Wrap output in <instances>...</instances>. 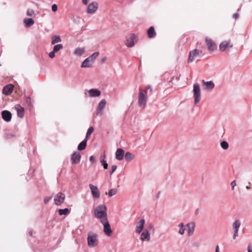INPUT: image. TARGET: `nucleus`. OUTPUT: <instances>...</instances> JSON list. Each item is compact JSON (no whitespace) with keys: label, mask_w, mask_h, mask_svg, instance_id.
<instances>
[{"label":"nucleus","mask_w":252,"mask_h":252,"mask_svg":"<svg viewBox=\"0 0 252 252\" xmlns=\"http://www.w3.org/2000/svg\"><path fill=\"white\" fill-rule=\"evenodd\" d=\"M94 216L96 219H99L100 221L107 220V207L105 205H99L94 210Z\"/></svg>","instance_id":"nucleus-1"},{"label":"nucleus","mask_w":252,"mask_h":252,"mask_svg":"<svg viewBox=\"0 0 252 252\" xmlns=\"http://www.w3.org/2000/svg\"><path fill=\"white\" fill-rule=\"evenodd\" d=\"M147 92L139 88L138 95V104L139 107L143 109L145 107L147 101Z\"/></svg>","instance_id":"nucleus-2"},{"label":"nucleus","mask_w":252,"mask_h":252,"mask_svg":"<svg viewBox=\"0 0 252 252\" xmlns=\"http://www.w3.org/2000/svg\"><path fill=\"white\" fill-rule=\"evenodd\" d=\"M87 243L90 248L96 247L98 244L97 234L89 232L87 237Z\"/></svg>","instance_id":"nucleus-3"},{"label":"nucleus","mask_w":252,"mask_h":252,"mask_svg":"<svg viewBox=\"0 0 252 252\" xmlns=\"http://www.w3.org/2000/svg\"><path fill=\"white\" fill-rule=\"evenodd\" d=\"M193 93L194 104L196 105L200 101L201 98V91L198 84L196 83L193 85Z\"/></svg>","instance_id":"nucleus-4"},{"label":"nucleus","mask_w":252,"mask_h":252,"mask_svg":"<svg viewBox=\"0 0 252 252\" xmlns=\"http://www.w3.org/2000/svg\"><path fill=\"white\" fill-rule=\"evenodd\" d=\"M101 222L103 225V231L104 233L108 236H111L112 233V230L111 228L108 219L105 220H104V221H102Z\"/></svg>","instance_id":"nucleus-5"},{"label":"nucleus","mask_w":252,"mask_h":252,"mask_svg":"<svg viewBox=\"0 0 252 252\" xmlns=\"http://www.w3.org/2000/svg\"><path fill=\"white\" fill-rule=\"evenodd\" d=\"M106 101L105 99H102L98 104L96 108V114L98 116H102L103 114V110L105 107Z\"/></svg>","instance_id":"nucleus-6"},{"label":"nucleus","mask_w":252,"mask_h":252,"mask_svg":"<svg viewBox=\"0 0 252 252\" xmlns=\"http://www.w3.org/2000/svg\"><path fill=\"white\" fill-rule=\"evenodd\" d=\"M241 222L239 220H236L232 224V227L234 230L233 236V239H235L238 236L239 229L241 226Z\"/></svg>","instance_id":"nucleus-7"},{"label":"nucleus","mask_w":252,"mask_h":252,"mask_svg":"<svg viewBox=\"0 0 252 252\" xmlns=\"http://www.w3.org/2000/svg\"><path fill=\"white\" fill-rule=\"evenodd\" d=\"M65 194L62 192L58 193L55 196L54 202L57 205H61L64 200Z\"/></svg>","instance_id":"nucleus-8"},{"label":"nucleus","mask_w":252,"mask_h":252,"mask_svg":"<svg viewBox=\"0 0 252 252\" xmlns=\"http://www.w3.org/2000/svg\"><path fill=\"white\" fill-rule=\"evenodd\" d=\"M135 35L134 33H131L127 36L126 38V46L128 47L133 46L135 44Z\"/></svg>","instance_id":"nucleus-9"},{"label":"nucleus","mask_w":252,"mask_h":252,"mask_svg":"<svg viewBox=\"0 0 252 252\" xmlns=\"http://www.w3.org/2000/svg\"><path fill=\"white\" fill-rule=\"evenodd\" d=\"M201 53V51L198 50L197 49H194L192 51H190L189 56V63L192 62L194 61L195 58L200 54Z\"/></svg>","instance_id":"nucleus-10"},{"label":"nucleus","mask_w":252,"mask_h":252,"mask_svg":"<svg viewBox=\"0 0 252 252\" xmlns=\"http://www.w3.org/2000/svg\"><path fill=\"white\" fill-rule=\"evenodd\" d=\"M81 154L78 152H74L71 157V161L73 164H77L80 162L81 159Z\"/></svg>","instance_id":"nucleus-11"},{"label":"nucleus","mask_w":252,"mask_h":252,"mask_svg":"<svg viewBox=\"0 0 252 252\" xmlns=\"http://www.w3.org/2000/svg\"><path fill=\"white\" fill-rule=\"evenodd\" d=\"M89 187L93 196L94 198H98L100 196V191H99L97 187L92 184H90Z\"/></svg>","instance_id":"nucleus-12"},{"label":"nucleus","mask_w":252,"mask_h":252,"mask_svg":"<svg viewBox=\"0 0 252 252\" xmlns=\"http://www.w3.org/2000/svg\"><path fill=\"white\" fill-rule=\"evenodd\" d=\"M98 8V4L95 2L90 3L87 7V12L89 14L94 13Z\"/></svg>","instance_id":"nucleus-13"},{"label":"nucleus","mask_w":252,"mask_h":252,"mask_svg":"<svg viewBox=\"0 0 252 252\" xmlns=\"http://www.w3.org/2000/svg\"><path fill=\"white\" fill-rule=\"evenodd\" d=\"M205 42L209 51L212 52L216 49L217 46L215 42L211 39L206 38Z\"/></svg>","instance_id":"nucleus-14"},{"label":"nucleus","mask_w":252,"mask_h":252,"mask_svg":"<svg viewBox=\"0 0 252 252\" xmlns=\"http://www.w3.org/2000/svg\"><path fill=\"white\" fill-rule=\"evenodd\" d=\"M1 117L4 121L9 122L11 120L12 114L8 110H3L1 112Z\"/></svg>","instance_id":"nucleus-15"},{"label":"nucleus","mask_w":252,"mask_h":252,"mask_svg":"<svg viewBox=\"0 0 252 252\" xmlns=\"http://www.w3.org/2000/svg\"><path fill=\"white\" fill-rule=\"evenodd\" d=\"M13 88L14 86L12 84H9L3 87L2 93L6 95H8L13 92Z\"/></svg>","instance_id":"nucleus-16"},{"label":"nucleus","mask_w":252,"mask_h":252,"mask_svg":"<svg viewBox=\"0 0 252 252\" xmlns=\"http://www.w3.org/2000/svg\"><path fill=\"white\" fill-rule=\"evenodd\" d=\"M232 47V45L230 44V40L228 41H222L219 46L220 50L221 51H225L227 48H231Z\"/></svg>","instance_id":"nucleus-17"},{"label":"nucleus","mask_w":252,"mask_h":252,"mask_svg":"<svg viewBox=\"0 0 252 252\" xmlns=\"http://www.w3.org/2000/svg\"><path fill=\"white\" fill-rule=\"evenodd\" d=\"M145 223V220L144 218L141 219L140 221L138 222L137 225L136 227V232L138 234H140L143 230L144 224Z\"/></svg>","instance_id":"nucleus-18"},{"label":"nucleus","mask_w":252,"mask_h":252,"mask_svg":"<svg viewBox=\"0 0 252 252\" xmlns=\"http://www.w3.org/2000/svg\"><path fill=\"white\" fill-rule=\"evenodd\" d=\"M15 108L17 111V116L19 118H22L25 115L24 108L21 107L19 104H16L15 106Z\"/></svg>","instance_id":"nucleus-19"},{"label":"nucleus","mask_w":252,"mask_h":252,"mask_svg":"<svg viewBox=\"0 0 252 252\" xmlns=\"http://www.w3.org/2000/svg\"><path fill=\"white\" fill-rule=\"evenodd\" d=\"M202 83L204 87V90H212L215 87V84L212 81L206 82L204 80H203Z\"/></svg>","instance_id":"nucleus-20"},{"label":"nucleus","mask_w":252,"mask_h":252,"mask_svg":"<svg viewBox=\"0 0 252 252\" xmlns=\"http://www.w3.org/2000/svg\"><path fill=\"white\" fill-rule=\"evenodd\" d=\"M186 227L187 229L188 235L189 236L192 235L194 231L195 223L194 222L189 223L186 225Z\"/></svg>","instance_id":"nucleus-21"},{"label":"nucleus","mask_w":252,"mask_h":252,"mask_svg":"<svg viewBox=\"0 0 252 252\" xmlns=\"http://www.w3.org/2000/svg\"><path fill=\"white\" fill-rule=\"evenodd\" d=\"M124 151L121 148L117 150L115 153V158L118 160H122L124 157Z\"/></svg>","instance_id":"nucleus-22"},{"label":"nucleus","mask_w":252,"mask_h":252,"mask_svg":"<svg viewBox=\"0 0 252 252\" xmlns=\"http://www.w3.org/2000/svg\"><path fill=\"white\" fill-rule=\"evenodd\" d=\"M89 96L90 97H97L100 95V91L96 89H92L88 92Z\"/></svg>","instance_id":"nucleus-23"},{"label":"nucleus","mask_w":252,"mask_h":252,"mask_svg":"<svg viewBox=\"0 0 252 252\" xmlns=\"http://www.w3.org/2000/svg\"><path fill=\"white\" fill-rule=\"evenodd\" d=\"M93 63L91 62L90 60L87 58H86L81 63V67H90L92 66Z\"/></svg>","instance_id":"nucleus-24"},{"label":"nucleus","mask_w":252,"mask_h":252,"mask_svg":"<svg viewBox=\"0 0 252 252\" xmlns=\"http://www.w3.org/2000/svg\"><path fill=\"white\" fill-rule=\"evenodd\" d=\"M61 41L62 39L59 35H54L51 37V44L52 45H55V44L61 42Z\"/></svg>","instance_id":"nucleus-25"},{"label":"nucleus","mask_w":252,"mask_h":252,"mask_svg":"<svg viewBox=\"0 0 252 252\" xmlns=\"http://www.w3.org/2000/svg\"><path fill=\"white\" fill-rule=\"evenodd\" d=\"M24 23L26 27H30L34 23V21L32 18H25L24 20Z\"/></svg>","instance_id":"nucleus-26"},{"label":"nucleus","mask_w":252,"mask_h":252,"mask_svg":"<svg viewBox=\"0 0 252 252\" xmlns=\"http://www.w3.org/2000/svg\"><path fill=\"white\" fill-rule=\"evenodd\" d=\"M150 238V234L147 230H145L141 234V240L142 241H148Z\"/></svg>","instance_id":"nucleus-27"},{"label":"nucleus","mask_w":252,"mask_h":252,"mask_svg":"<svg viewBox=\"0 0 252 252\" xmlns=\"http://www.w3.org/2000/svg\"><path fill=\"white\" fill-rule=\"evenodd\" d=\"M87 140L86 139L83 140L80 142L77 147V149L79 151H82L84 150L87 146Z\"/></svg>","instance_id":"nucleus-28"},{"label":"nucleus","mask_w":252,"mask_h":252,"mask_svg":"<svg viewBox=\"0 0 252 252\" xmlns=\"http://www.w3.org/2000/svg\"><path fill=\"white\" fill-rule=\"evenodd\" d=\"M149 38H153L156 35V32L153 27H150L147 31Z\"/></svg>","instance_id":"nucleus-29"},{"label":"nucleus","mask_w":252,"mask_h":252,"mask_svg":"<svg viewBox=\"0 0 252 252\" xmlns=\"http://www.w3.org/2000/svg\"><path fill=\"white\" fill-rule=\"evenodd\" d=\"M85 52V50L82 48H76L74 51V54L77 56H82Z\"/></svg>","instance_id":"nucleus-30"},{"label":"nucleus","mask_w":252,"mask_h":252,"mask_svg":"<svg viewBox=\"0 0 252 252\" xmlns=\"http://www.w3.org/2000/svg\"><path fill=\"white\" fill-rule=\"evenodd\" d=\"M178 227L180 228L179 233L181 235H183L185 233L186 227L183 222H181L179 224Z\"/></svg>","instance_id":"nucleus-31"},{"label":"nucleus","mask_w":252,"mask_h":252,"mask_svg":"<svg viewBox=\"0 0 252 252\" xmlns=\"http://www.w3.org/2000/svg\"><path fill=\"white\" fill-rule=\"evenodd\" d=\"M59 214L60 216L67 215L69 213V210L68 208L60 209L58 210Z\"/></svg>","instance_id":"nucleus-32"},{"label":"nucleus","mask_w":252,"mask_h":252,"mask_svg":"<svg viewBox=\"0 0 252 252\" xmlns=\"http://www.w3.org/2000/svg\"><path fill=\"white\" fill-rule=\"evenodd\" d=\"M99 54V53L98 52H95L91 56L88 57V58L90 60V61H91V62H92L94 63L95 59H96Z\"/></svg>","instance_id":"nucleus-33"},{"label":"nucleus","mask_w":252,"mask_h":252,"mask_svg":"<svg viewBox=\"0 0 252 252\" xmlns=\"http://www.w3.org/2000/svg\"><path fill=\"white\" fill-rule=\"evenodd\" d=\"M25 103H26V104L29 108H30L32 107V99H31L30 96H27L25 98Z\"/></svg>","instance_id":"nucleus-34"},{"label":"nucleus","mask_w":252,"mask_h":252,"mask_svg":"<svg viewBox=\"0 0 252 252\" xmlns=\"http://www.w3.org/2000/svg\"><path fill=\"white\" fill-rule=\"evenodd\" d=\"M133 155L130 152H126L125 155V158L126 160L130 161L133 158Z\"/></svg>","instance_id":"nucleus-35"},{"label":"nucleus","mask_w":252,"mask_h":252,"mask_svg":"<svg viewBox=\"0 0 252 252\" xmlns=\"http://www.w3.org/2000/svg\"><path fill=\"white\" fill-rule=\"evenodd\" d=\"M63 48V45L61 44H59L55 45L54 46L53 50L54 51V52H57Z\"/></svg>","instance_id":"nucleus-36"},{"label":"nucleus","mask_w":252,"mask_h":252,"mask_svg":"<svg viewBox=\"0 0 252 252\" xmlns=\"http://www.w3.org/2000/svg\"><path fill=\"white\" fill-rule=\"evenodd\" d=\"M94 128L92 126H90L88 130H87V133H86V139H87V138L88 137H89L90 135L93 133V132L94 131Z\"/></svg>","instance_id":"nucleus-37"},{"label":"nucleus","mask_w":252,"mask_h":252,"mask_svg":"<svg viewBox=\"0 0 252 252\" xmlns=\"http://www.w3.org/2000/svg\"><path fill=\"white\" fill-rule=\"evenodd\" d=\"M220 146L222 149L224 150H226L228 148V143L225 141H223L220 143Z\"/></svg>","instance_id":"nucleus-38"},{"label":"nucleus","mask_w":252,"mask_h":252,"mask_svg":"<svg viewBox=\"0 0 252 252\" xmlns=\"http://www.w3.org/2000/svg\"><path fill=\"white\" fill-rule=\"evenodd\" d=\"M117 192V190L115 189H110L108 192V195L109 196L111 197L114 195H115Z\"/></svg>","instance_id":"nucleus-39"},{"label":"nucleus","mask_w":252,"mask_h":252,"mask_svg":"<svg viewBox=\"0 0 252 252\" xmlns=\"http://www.w3.org/2000/svg\"><path fill=\"white\" fill-rule=\"evenodd\" d=\"M103 159L101 160V163L102 164V165L103 166V168L104 169H107L108 168V164L107 163L106 161L105 160L104 158H105V154L103 156Z\"/></svg>","instance_id":"nucleus-40"},{"label":"nucleus","mask_w":252,"mask_h":252,"mask_svg":"<svg viewBox=\"0 0 252 252\" xmlns=\"http://www.w3.org/2000/svg\"><path fill=\"white\" fill-rule=\"evenodd\" d=\"M26 14L28 16H33L34 15V11L32 9H28L27 11Z\"/></svg>","instance_id":"nucleus-41"},{"label":"nucleus","mask_w":252,"mask_h":252,"mask_svg":"<svg viewBox=\"0 0 252 252\" xmlns=\"http://www.w3.org/2000/svg\"><path fill=\"white\" fill-rule=\"evenodd\" d=\"M117 166L116 165H113L111 166V170L110 171V174L112 175L117 169Z\"/></svg>","instance_id":"nucleus-42"},{"label":"nucleus","mask_w":252,"mask_h":252,"mask_svg":"<svg viewBox=\"0 0 252 252\" xmlns=\"http://www.w3.org/2000/svg\"><path fill=\"white\" fill-rule=\"evenodd\" d=\"M52 196L46 197L44 199V202L45 204H47L49 201L52 199Z\"/></svg>","instance_id":"nucleus-43"},{"label":"nucleus","mask_w":252,"mask_h":252,"mask_svg":"<svg viewBox=\"0 0 252 252\" xmlns=\"http://www.w3.org/2000/svg\"><path fill=\"white\" fill-rule=\"evenodd\" d=\"M146 92L148 91H149L150 93L151 94L152 93V92H153V89L152 88V87L151 85H148L146 87V90H145Z\"/></svg>","instance_id":"nucleus-44"},{"label":"nucleus","mask_w":252,"mask_h":252,"mask_svg":"<svg viewBox=\"0 0 252 252\" xmlns=\"http://www.w3.org/2000/svg\"><path fill=\"white\" fill-rule=\"evenodd\" d=\"M58 6L56 4H53L52 5V10L53 12H56L57 11Z\"/></svg>","instance_id":"nucleus-45"},{"label":"nucleus","mask_w":252,"mask_h":252,"mask_svg":"<svg viewBox=\"0 0 252 252\" xmlns=\"http://www.w3.org/2000/svg\"><path fill=\"white\" fill-rule=\"evenodd\" d=\"M55 53H56V52H54V51L53 50V51H51V52H50L49 54V57L51 58H54L55 56Z\"/></svg>","instance_id":"nucleus-46"},{"label":"nucleus","mask_w":252,"mask_h":252,"mask_svg":"<svg viewBox=\"0 0 252 252\" xmlns=\"http://www.w3.org/2000/svg\"><path fill=\"white\" fill-rule=\"evenodd\" d=\"M231 187H232V190H234L235 187L236 186V181L235 180L233 181L231 183Z\"/></svg>","instance_id":"nucleus-47"},{"label":"nucleus","mask_w":252,"mask_h":252,"mask_svg":"<svg viewBox=\"0 0 252 252\" xmlns=\"http://www.w3.org/2000/svg\"><path fill=\"white\" fill-rule=\"evenodd\" d=\"M89 160L91 162H94L95 161V158L93 156H92L90 157Z\"/></svg>","instance_id":"nucleus-48"},{"label":"nucleus","mask_w":252,"mask_h":252,"mask_svg":"<svg viewBox=\"0 0 252 252\" xmlns=\"http://www.w3.org/2000/svg\"><path fill=\"white\" fill-rule=\"evenodd\" d=\"M248 252H252V246L249 245L247 249Z\"/></svg>","instance_id":"nucleus-49"},{"label":"nucleus","mask_w":252,"mask_h":252,"mask_svg":"<svg viewBox=\"0 0 252 252\" xmlns=\"http://www.w3.org/2000/svg\"><path fill=\"white\" fill-rule=\"evenodd\" d=\"M148 228L149 230H154V227L152 223H150L148 226Z\"/></svg>","instance_id":"nucleus-50"},{"label":"nucleus","mask_w":252,"mask_h":252,"mask_svg":"<svg viewBox=\"0 0 252 252\" xmlns=\"http://www.w3.org/2000/svg\"><path fill=\"white\" fill-rule=\"evenodd\" d=\"M239 17V14L237 13H235L233 15V18L236 19Z\"/></svg>","instance_id":"nucleus-51"},{"label":"nucleus","mask_w":252,"mask_h":252,"mask_svg":"<svg viewBox=\"0 0 252 252\" xmlns=\"http://www.w3.org/2000/svg\"><path fill=\"white\" fill-rule=\"evenodd\" d=\"M106 61V58L105 57H103V58H102L100 60V63H103L105 61Z\"/></svg>","instance_id":"nucleus-52"},{"label":"nucleus","mask_w":252,"mask_h":252,"mask_svg":"<svg viewBox=\"0 0 252 252\" xmlns=\"http://www.w3.org/2000/svg\"><path fill=\"white\" fill-rule=\"evenodd\" d=\"M82 3L84 5H87L88 3V0H82Z\"/></svg>","instance_id":"nucleus-53"},{"label":"nucleus","mask_w":252,"mask_h":252,"mask_svg":"<svg viewBox=\"0 0 252 252\" xmlns=\"http://www.w3.org/2000/svg\"><path fill=\"white\" fill-rule=\"evenodd\" d=\"M215 252H220L219 245H217V247H216Z\"/></svg>","instance_id":"nucleus-54"},{"label":"nucleus","mask_w":252,"mask_h":252,"mask_svg":"<svg viewBox=\"0 0 252 252\" xmlns=\"http://www.w3.org/2000/svg\"><path fill=\"white\" fill-rule=\"evenodd\" d=\"M7 138H9L12 137L13 135L12 134H7L6 135Z\"/></svg>","instance_id":"nucleus-55"},{"label":"nucleus","mask_w":252,"mask_h":252,"mask_svg":"<svg viewBox=\"0 0 252 252\" xmlns=\"http://www.w3.org/2000/svg\"><path fill=\"white\" fill-rule=\"evenodd\" d=\"M194 246H195V247H198V246H199V244L198 243H195V244H194Z\"/></svg>","instance_id":"nucleus-56"},{"label":"nucleus","mask_w":252,"mask_h":252,"mask_svg":"<svg viewBox=\"0 0 252 252\" xmlns=\"http://www.w3.org/2000/svg\"><path fill=\"white\" fill-rule=\"evenodd\" d=\"M29 235H30V236H32V231H30L29 232Z\"/></svg>","instance_id":"nucleus-57"},{"label":"nucleus","mask_w":252,"mask_h":252,"mask_svg":"<svg viewBox=\"0 0 252 252\" xmlns=\"http://www.w3.org/2000/svg\"><path fill=\"white\" fill-rule=\"evenodd\" d=\"M246 189H250V187H248V186H247V187H246Z\"/></svg>","instance_id":"nucleus-58"}]
</instances>
